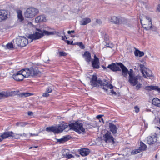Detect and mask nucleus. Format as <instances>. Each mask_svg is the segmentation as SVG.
<instances>
[{
  "mask_svg": "<svg viewBox=\"0 0 160 160\" xmlns=\"http://www.w3.org/2000/svg\"><path fill=\"white\" fill-rule=\"evenodd\" d=\"M68 126L69 129H72L79 134L85 132V130L83 127L82 124L78 122H76L75 123H72L68 125L64 123L61 124L58 128L57 127L58 130V133L62 132L63 130L68 127Z\"/></svg>",
  "mask_w": 160,
  "mask_h": 160,
  "instance_id": "1",
  "label": "nucleus"
},
{
  "mask_svg": "<svg viewBox=\"0 0 160 160\" xmlns=\"http://www.w3.org/2000/svg\"><path fill=\"white\" fill-rule=\"evenodd\" d=\"M91 85L93 87L99 86L100 85L102 87L103 89L106 92H108V90L110 89V92L112 94H116V93L115 92L112 90L113 86L111 84L107 82L105 83H103L102 81L99 80L97 79V78L95 75H93L91 78L90 81Z\"/></svg>",
  "mask_w": 160,
  "mask_h": 160,
  "instance_id": "2",
  "label": "nucleus"
},
{
  "mask_svg": "<svg viewBox=\"0 0 160 160\" xmlns=\"http://www.w3.org/2000/svg\"><path fill=\"white\" fill-rule=\"evenodd\" d=\"M120 67L122 69V75L123 77L127 78L129 74V71L126 68L124 65L121 63H112L111 64L109 65L107 68L110 69L111 70L114 72L119 71H120L121 69Z\"/></svg>",
  "mask_w": 160,
  "mask_h": 160,
  "instance_id": "3",
  "label": "nucleus"
},
{
  "mask_svg": "<svg viewBox=\"0 0 160 160\" xmlns=\"http://www.w3.org/2000/svg\"><path fill=\"white\" fill-rule=\"evenodd\" d=\"M38 32H35L33 34L29 35L28 38L33 40L39 39L42 37L44 35H53L54 33L53 32H48L45 30H41L39 29H37Z\"/></svg>",
  "mask_w": 160,
  "mask_h": 160,
  "instance_id": "4",
  "label": "nucleus"
},
{
  "mask_svg": "<svg viewBox=\"0 0 160 160\" xmlns=\"http://www.w3.org/2000/svg\"><path fill=\"white\" fill-rule=\"evenodd\" d=\"M25 70L27 74L26 76L27 77L29 76H39L41 74V72L38 70V67L35 66H33Z\"/></svg>",
  "mask_w": 160,
  "mask_h": 160,
  "instance_id": "5",
  "label": "nucleus"
},
{
  "mask_svg": "<svg viewBox=\"0 0 160 160\" xmlns=\"http://www.w3.org/2000/svg\"><path fill=\"white\" fill-rule=\"evenodd\" d=\"M140 78V76H136L133 73V70L130 69L129 72L128 82L131 85L135 86L138 84V80Z\"/></svg>",
  "mask_w": 160,
  "mask_h": 160,
  "instance_id": "6",
  "label": "nucleus"
},
{
  "mask_svg": "<svg viewBox=\"0 0 160 160\" xmlns=\"http://www.w3.org/2000/svg\"><path fill=\"white\" fill-rule=\"evenodd\" d=\"M38 10L32 7L28 8L24 13L25 17L26 18H32L38 13Z\"/></svg>",
  "mask_w": 160,
  "mask_h": 160,
  "instance_id": "7",
  "label": "nucleus"
},
{
  "mask_svg": "<svg viewBox=\"0 0 160 160\" xmlns=\"http://www.w3.org/2000/svg\"><path fill=\"white\" fill-rule=\"evenodd\" d=\"M141 23L143 28L146 30H150L152 27L151 19L148 16H145L143 20L140 18Z\"/></svg>",
  "mask_w": 160,
  "mask_h": 160,
  "instance_id": "8",
  "label": "nucleus"
},
{
  "mask_svg": "<svg viewBox=\"0 0 160 160\" xmlns=\"http://www.w3.org/2000/svg\"><path fill=\"white\" fill-rule=\"evenodd\" d=\"M27 74L25 69H22L19 71L12 75L13 78L17 81H21L24 78L27 77L26 76Z\"/></svg>",
  "mask_w": 160,
  "mask_h": 160,
  "instance_id": "9",
  "label": "nucleus"
},
{
  "mask_svg": "<svg viewBox=\"0 0 160 160\" xmlns=\"http://www.w3.org/2000/svg\"><path fill=\"white\" fill-rule=\"evenodd\" d=\"M16 43L18 46L24 47L28 43V40L25 37L19 36L16 39Z\"/></svg>",
  "mask_w": 160,
  "mask_h": 160,
  "instance_id": "10",
  "label": "nucleus"
},
{
  "mask_svg": "<svg viewBox=\"0 0 160 160\" xmlns=\"http://www.w3.org/2000/svg\"><path fill=\"white\" fill-rule=\"evenodd\" d=\"M157 141V137L156 134L152 136H149L146 138L144 140L145 142L149 145L154 144Z\"/></svg>",
  "mask_w": 160,
  "mask_h": 160,
  "instance_id": "11",
  "label": "nucleus"
},
{
  "mask_svg": "<svg viewBox=\"0 0 160 160\" xmlns=\"http://www.w3.org/2000/svg\"><path fill=\"white\" fill-rule=\"evenodd\" d=\"M105 138V141L107 142H112L113 144L114 143V138L112 136L111 133L108 131L104 136Z\"/></svg>",
  "mask_w": 160,
  "mask_h": 160,
  "instance_id": "12",
  "label": "nucleus"
},
{
  "mask_svg": "<svg viewBox=\"0 0 160 160\" xmlns=\"http://www.w3.org/2000/svg\"><path fill=\"white\" fill-rule=\"evenodd\" d=\"M8 12L4 10H0V22L5 20L8 18Z\"/></svg>",
  "mask_w": 160,
  "mask_h": 160,
  "instance_id": "13",
  "label": "nucleus"
},
{
  "mask_svg": "<svg viewBox=\"0 0 160 160\" xmlns=\"http://www.w3.org/2000/svg\"><path fill=\"white\" fill-rule=\"evenodd\" d=\"M92 66L94 68L98 69L99 68V59L95 55L93 60L92 61Z\"/></svg>",
  "mask_w": 160,
  "mask_h": 160,
  "instance_id": "14",
  "label": "nucleus"
},
{
  "mask_svg": "<svg viewBox=\"0 0 160 160\" xmlns=\"http://www.w3.org/2000/svg\"><path fill=\"white\" fill-rule=\"evenodd\" d=\"M16 92L12 91L11 92H2L0 93V99L2 98L3 97H5L8 96H12L15 94Z\"/></svg>",
  "mask_w": 160,
  "mask_h": 160,
  "instance_id": "15",
  "label": "nucleus"
},
{
  "mask_svg": "<svg viewBox=\"0 0 160 160\" xmlns=\"http://www.w3.org/2000/svg\"><path fill=\"white\" fill-rule=\"evenodd\" d=\"M109 21L113 23L119 24L121 23L120 19L115 16H112L108 18Z\"/></svg>",
  "mask_w": 160,
  "mask_h": 160,
  "instance_id": "16",
  "label": "nucleus"
},
{
  "mask_svg": "<svg viewBox=\"0 0 160 160\" xmlns=\"http://www.w3.org/2000/svg\"><path fill=\"white\" fill-rule=\"evenodd\" d=\"M144 89L145 90L148 91H151L152 90H154L157 91L160 93V88H158L157 86H153L152 85L147 86L145 87Z\"/></svg>",
  "mask_w": 160,
  "mask_h": 160,
  "instance_id": "17",
  "label": "nucleus"
},
{
  "mask_svg": "<svg viewBox=\"0 0 160 160\" xmlns=\"http://www.w3.org/2000/svg\"><path fill=\"white\" fill-rule=\"evenodd\" d=\"M13 134V132H4L2 134L0 135V137L2 138H0L2 140L3 139L8 138L9 137H11Z\"/></svg>",
  "mask_w": 160,
  "mask_h": 160,
  "instance_id": "18",
  "label": "nucleus"
},
{
  "mask_svg": "<svg viewBox=\"0 0 160 160\" xmlns=\"http://www.w3.org/2000/svg\"><path fill=\"white\" fill-rule=\"evenodd\" d=\"M46 21V18L44 15H40L36 18L35 22L37 23L45 22Z\"/></svg>",
  "mask_w": 160,
  "mask_h": 160,
  "instance_id": "19",
  "label": "nucleus"
},
{
  "mask_svg": "<svg viewBox=\"0 0 160 160\" xmlns=\"http://www.w3.org/2000/svg\"><path fill=\"white\" fill-rule=\"evenodd\" d=\"M109 127L110 128V131L112 132L114 135L116 134L117 128L115 125L113 124L110 123L109 124Z\"/></svg>",
  "mask_w": 160,
  "mask_h": 160,
  "instance_id": "20",
  "label": "nucleus"
},
{
  "mask_svg": "<svg viewBox=\"0 0 160 160\" xmlns=\"http://www.w3.org/2000/svg\"><path fill=\"white\" fill-rule=\"evenodd\" d=\"M68 149L63 150L62 151V155L63 156V157H65L68 159L73 158L74 156L71 154H70L68 153Z\"/></svg>",
  "mask_w": 160,
  "mask_h": 160,
  "instance_id": "21",
  "label": "nucleus"
},
{
  "mask_svg": "<svg viewBox=\"0 0 160 160\" xmlns=\"http://www.w3.org/2000/svg\"><path fill=\"white\" fill-rule=\"evenodd\" d=\"M80 153L82 156H86L89 154V150L87 148H82L80 150Z\"/></svg>",
  "mask_w": 160,
  "mask_h": 160,
  "instance_id": "22",
  "label": "nucleus"
},
{
  "mask_svg": "<svg viewBox=\"0 0 160 160\" xmlns=\"http://www.w3.org/2000/svg\"><path fill=\"white\" fill-rule=\"evenodd\" d=\"M83 56L85 57L86 61L88 62L91 61V56L90 53L88 51L85 52L83 55Z\"/></svg>",
  "mask_w": 160,
  "mask_h": 160,
  "instance_id": "23",
  "label": "nucleus"
},
{
  "mask_svg": "<svg viewBox=\"0 0 160 160\" xmlns=\"http://www.w3.org/2000/svg\"><path fill=\"white\" fill-rule=\"evenodd\" d=\"M46 130L48 132H52L55 133H58L57 127H49L46 128Z\"/></svg>",
  "mask_w": 160,
  "mask_h": 160,
  "instance_id": "24",
  "label": "nucleus"
},
{
  "mask_svg": "<svg viewBox=\"0 0 160 160\" xmlns=\"http://www.w3.org/2000/svg\"><path fill=\"white\" fill-rule=\"evenodd\" d=\"M152 103L157 107H160V99L157 98H154L152 100Z\"/></svg>",
  "mask_w": 160,
  "mask_h": 160,
  "instance_id": "25",
  "label": "nucleus"
},
{
  "mask_svg": "<svg viewBox=\"0 0 160 160\" xmlns=\"http://www.w3.org/2000/svg\"><path fill=\"white\" fill-rule=\"evenodd\" d=\"M91 21L90 18H85L82 19V20L80 22V23L81 25H85Z\"/></svg>",
  "mask_w": 160,
  "mask_h": 160,
  "instance_id": "26",
  "label": "nucleus"
},
{
  "mask_svg": "<svg viewBox=\"0 0 160 160\" xmlns=\"http://www.w3.org/2000/svg\"><path fill=\"white\" fill-rule=\"evenodd\" d=\"M147 147L146 145L143 143L142 142L140 141V146L138 148L141 152L145 150L146 149Z\"/></svg>",
  "mask_w": 160,
  "mask_h": 160,
  "instance_id": "27",
  "label": "nucleus"
},
{
  "mask_svg": "<svg viewBox=\"0 0 160 160\" xmlns=\"http://www.w3.org/2000/svg\"><path fill=\"white\" fill-rule=\"evenodd\" d=\"M144 73L146 77H144L146 78H148V77H150L152 76V73L151 70L149 69H146L144 71Z\"/></svg>",
  "mask_w": 160,
  "mask_h": 160,
  "instance_id": "28",
  "label": "nucleus"
},
{
  "mask_svg": "<svg viewBox=\"0 0 160 160\" xmlns=\"http://www.w3.org/2000/svg\"><path fill=\"white\" fill-rule=\"evenodd\" d=\"M134 54L136 56L142 57L144 55V53L142 51H141L138 50H136L135 51Z\"/></svg>",
  "mask_w": 160,
  "mask_h": 160,
  "instance_id": "29",
  "label": "nucleus"
},
{
  "mask_svg": "<svg viewBox=\"0 0 160 160\" xmlns=\"http://www.w3.org/2000/svg\"><path fill=\"white\" fill-rule=\"evenodd\" d=\"M69 136H65L61 139H57V142L60 143H63L64 142L66 141L69 139Z\"/></svg>",
  "mask_w": 160,
  "mask_h": 160,
  "instance_id": "30",
  "label": "nucleus"
},
{
  "mask_svg": "<svg viewBox=\"0 0 160 160\" xmlns=\"http://www.w3.org/2000/svg\"><path fill=\"white\" fill-rule=\"evenodd\" d=\"M18 14V17L19 19L21 21H22L23 20V18L22 14V11L20 10H18L17 11Z\"/></svg>",
  "mask_w": 160,
  "mask_h": 160,
  "instance_id": "31",
  "label": "nucleus"
},
{
  "mask_svg": "<svg viewBox=\"0 0 160 160\" xmlns=\"http://www.w3.org/2000/svg\"><path fill=\"white\" fill-rule=\"evenodd\" d=\"M20 97H25L28 96H30L31 95V94L30 93H20L19 94Z\"/></svg>",
  "mask_w": 160,
  "mask_h": 160,
  "instance_id": "32",
  "label": "nucleus"
},
{
  "mask_svg": "<svg viewBox=\"0 0 160 160\" xmlns=\"http://www.w3.org/2000/svg\"><path fill=\"white\" fill-rule=\"evenodd\" d=\"M139 66L140 67V70L141 72L142 73V74L143 75V76L144 77H146V76L145 75V74L144 73V70H143V69L144 68V65L143 64H139Z\"/></svg>",
  "mask_w": 160,
  "mask_h": 160,
  "instance_id": "33",
  "label": "nucleus"
},
{
  "mask_svg": "<svg viewBox=\"0 0 160 160\" xmlns=\"http://www.w3.org/2000/svg\"><path fill=\"white\" fill-rule=\"evenodd\" d=\"M27 123L26 122H18L16 123V126H20L21 127H24L25 125H26Z\"/></svg>",
  "mask_w": 160,
  "mask_h": 160,
  "instance_id": "34",
  "label": "nucleus"
},
{
  "mask_svg": "<svg viewBox=\"0 0 160 160\" xmlns=\"http://www.w3.org/2000/svg\"><path fill=\"white\" fill-rule=\"evenodd\" d=\"M140 152H141V151L139 148H138V149L132 150L131 152V153L132 154H136Z\"/></svg>",
  "mask_w": 160,
  "mask_h": 160,
  "instance_id": "35",
  "label": "nucleus"
},
{
  "mask_svg": "<svg viewBox=\"0 0 160 160\" xmlns=\"http://www.w3.org/2000/svg\"><path fill=\"white\" fill-rule=\"evenodd\" d=\"M7 49H12L13 48V45L12 43H8L6 45Z\"/></svg>",
  "mask_w": 160,
  "mask_h": 160,
  "instance_id": "36",
  "label": "nucleus"
},
{
  "mask_svg": "<svg viewBox=\"0 0 160 160\" xmlns=\"http://www.w3.org/2000/svg\"><path fill=\"white\" fill-rule=\"evenodd\" d=\"M76 44L79 46L81 48L84 49V46L82 42H77Z\"/></svg>",
  "mask_w": 160,
  "mask_h": 160,
  "instance_id": "37",
  "label": "nucleus"
},
{
  "mask_svg": "<svg viewBox=\"0 0 160 160\" xmlns=\"http://www.w3.org/2000/svg\"><path fill=\"white\" fill-rule=\"evenodd\" d=\"M11 137H13L15 138L16 139H18L19 138V134L14 133L13 132V134L12 135V136Z\"/></svg>",
  "mask_w": 160,
  "mask_h": 160,
  "instance_id": "38",
  "label": "nucleus"
},
{
  "mask_svg": "<svg viewBox=\"0 0 160 160\" xmlns=\"http://www.w3.org/2000/svg\"><path fill=\"white\" fill-rule=\"evenodd\" d=\"M135 112L136 113H138L139 112V108L137 106L134 107Z\"/></svg>",
  "mask_w": 160,
  "mask_h": 160,
  "instance_id": "39",
  "label": "nucleus"
},
{
  "mask_svg": "<svg viewBox=\"0 0 160 160\" xmlns=\"http://www.w3.org/2000/svg\"><path fill=\"white\" fill-rule=\"evenodd\" d=\"M59 53L60 56H66V55H67L66 53L65 52H60Z\"/></svg>",
  "mask_w": 160,
  "mask_h": 160,
  "instance_id": "40",
  "label": "nucleus"
},
{
  "mask_svg": "<svg viewBox=\"0 0 160 160\" xmlns=\"http://www.w3.org/2000/svg\"><path fill=\"white\" fill-rule=\"evenodd\" d=\"M150 29H151L153 31H156L157 30V28L156 27L152 26L151 28Z\"/></svg>",
  "mask_w": 160,
  "mask_h": 160,
  "instance_id": "41",
  "label": "nucleus"
},
{
  "mask_svg": "<svg viewBox=\"0 0 160 160\" xmlns=\"http://www.w3.org/2000/svg\"><path fill=\"white\" fill-rule=\"evenodd\" d=\"M137 85H136V89L137 90H138L141 87V84L139 83V84L138 83V84H137Z\"/></svg>",
  "mask_w": 160,
  "mask_h": 160,
  "instance_id": "42",
  "label": "nucleus"
},
{
  "mask_svg": "<svg viewBox=\"0 0 160 160\" xmlns=\"http://www.w3.org/2000/svg\"><path fill=\"white\" fill-rule=\"evenodd\" d=\"M46 91L47 92L49 93L52 92V89L50 87H48L47 88Z\"/></svg>",
  "mask_w": 160,
  "mask_h": 160,
  "instance_id": "43",
  "label": "nucleus"
},
{
  "mask_svg": "<svg viewBox=\"0 0 160 160\" xmlns=\"http://www.w3.org/2000/svg\"><path fill=\"white\" fill-rule=\"evenodd\" d=\"M96 22L97 24H98L99 25H100L102 23V22L101 20L99 19H97L96 21Z\"/></svg>",
  "mask_w": 160,
  "mask_h": 160,
  "instance_id": "44",
  "label": "nucleus"
},
{
  "mask_svg": "<svg viewBox=\"0 0 160 160\" xmlns=\"http://www.w3.org/2000/svg\"><path fill=\"white\" fill-rule=\"evenodd\" d=\"M49 96V93L47 92L46 91L42 95V96L43 97H48Z\"/></svg>",
  "mask_w": 160,
  "mask_h": 160,
  "instance_id": "45",
  "label": "nucleus"
},
{
  "mask_svg": "<svg viewBox=\"0 0 160 160\" xmlns=\"http://www.w3.org/2000/svg\"><path fill=\"white\" fill-rule=\"evenodd\" d=\"M157 12H160V4H159L157 7Z\"/></svg>",
  "mask_w": 160,
  "mask_h": 160,
  "instance_id": "46",
  "label": "nucleus"
},
{
  "mask_svg": "<svg viewBox=\"0 0 160 160\" xmlns=\"http://www.w3.org/2000/svg\"><path fill=\"white\" fill-rule=\"evenodd\" d=\"M71 33H75V31L74 30H72V31H68V33L69 34H70Z\"/></svg>",
  "mask_w": 160,
  "mask_h": 160,
  "instance_id": "47",
  "label": "nucleus"
},
{
  "mask_svg": "<svg viewBox=\"0 0 160 160\" xmlns=\"http://www.w3.org/2000/svg\"><path fill=\"white\" fill-rule=\"evenodd\" d=\"M66 42L67 43V44H71L72 45V42L71 43H70V42L69 41H68V40H67L66 41Z\"/></svg>",
  "mask_w": 160,
  "mask_h": 160,
  "instance_id": "48",
  "label": "nucleus"
},
{
  "mask_svg": "<svg viewBox=\"0 0 160 160\" xmlns=\"http://www.w3.org/2000/svg\"><path fill=\"white\" fill-rule=\"evenodd\" d=\"M32 114H33V113L32 112L29 111L28 112V115L31 116Z\"/></svg>",
  "mask_w": 160,
  "mask_h": 160,
  "instance_id": "49",
  "label": "nucleus"
},
{
  "mask_svg": "<svg viewBox=\"0 0 160 160\" xmlns=\"http://www.w3.org/2000/svg\"><path fill=\"white\" fill-rule=\"evenodd\" d=\"M102 116V115H98L97 116V118L98 119H100V118H101Z\"/></svg>",
  "mask_w": 160,
  "mask_h": 160,
  "instance_id": "50",
  "label": "nucleus"
},
{
  "mask_svg": "<svg viewBox=\"0 0 160 160\" xmlns=\"http://www.w3.org/2000/svg\"><path fill=\"white\" fill-rule=\"evenodd\" d=\"M62 40H64L65 38H66V39H67V38L65 36H64V37L63 36H62Z\"/></svg>",
  "mask_w": 160,
  "mask_h": 160,
  "instance_id": "51",
  "label": "nucleus"
},
{
  "mask_svg": "<svg viewBox=\"0 0 160 160\" xmlns=\"http://www.w3.org/2000/svg\"><path fill=\"white\" fill-rule=\"evenodd\" d=\"M27 134H25V133H23V134H22V136H24V137H26L27 136Z\"/></svg>",
  "mask_w": 160,
  "mask_h": 160,
  "instance_id": "52",
  "label": "nucleus"
},
{
  "mask_svg": "<svg viewBox=\"0 0 160 160\" xmlns=\"http://www.w3.org/2000/svg\"><path fill=\"white\" fill-rule=\"evenodd\" d=\"M121 159H122V158H119L117 159H115V160H121Z\"/></svg>",
  "mask_w": 160,
  "mask_h": 160,
  "instance_id": "53",
  "label": "nucleus"
},
{
  "mask_svg": "<svg viewBox=\"0 0 160 160\" xmlns=\"http://www.w3.org/2000/svg\"><path fill=\"white\" fill-rule=\"evenodd\" d=\"M34 135H35L34 134H32V133H30V136H34Z\"/></svg>",
  "mask_w": 160,
  "mask_h": 160,
  "instance_id": "54",
  "label": "nucleus"
},
{
  "mask_svg": "<svg viewBox=\"0 0 160 160\" xmlns=\"http://www.w3.org/2000/svg\"><path fill=\"white\" fill-rule=\"evenodd\" d=\"M102 67L104 69H106V68L103 66H102Z\"/></svg>",
  "mask_w": 160,
  "mask_h": 160,
  "instance_id": "55",
  "label": "nucleus"
},
{
  "mask_svg": "<svg viewBox=\"0 0 160 160\" xmlns=\"http://www.w3.org/2000/svg\"><path fill=\"white\" fill-rule=\"evenodd\" d=\"M19 137L20 136H22V134H19Z\"/></svg>",
  "mask_w": 160,
  "mask_h": 160,
  "instance_id": "56",
  "label": "nucleus"
},
{
  "mask_svg": "<svg viewBox=\"0 0 160 160\" xmlns=\"http://www.w3.org/2000/svg\"><path fill=\"white\" fill-rule=\"evenodd\" d=\"M147 111H151V110L149 109H148L147 110Z\"/></svg>",
  "mask_w": 160,
  "mask_h": 160,
  "instance_id": "57",
  "label": "nucleus"
},
{
  "mask_svg": "<svg viewBox=\"0 0 160 160\" xmlns=\"http://www.w3.org/2000/svg\"><path fill=\"white\" fill-rule=\"evenodd\" d=\"M32 148V147H30L29 148V149H31Z\"/></svg>",
  "mask_w": 160,
  "mask_h": 160,
  "instance_id": "58",
  "label": "nucleus"
},
{
  "mask_svg": "<svg viewBox=\"0 0 160 160\" xmlns=\"http://www.w3.org/2000/svg\"><path fill=\"white\" fill-rule=\"evenodd\" d=\"M116 155H117H117H120V154H116Z\"/></svg>",
  "mask_w": 160,
  "mask_h": 160,
  "instance_id": "59",
  "label": "nucleus"
},
{
  "mask_svg": "<svg viewBox=\"0 0 160 160\" xmlns=\"http://www.w3.org/2000/svg\"><path fill=\"white\" fill-rule=\"evenodd\" d=\"M38 147V146H37L35 147V148H37Z\"/></svg>",
  "mask_w": 160,
  "mask_h": 160,
  "instance_id": "60",
  "label": "nucleus"
},
{
  "mask_svg": "<svg viewBox=\"0 0 160 160\" xmlns=\"http://www.w3.org/2000/svg\"><path fill=\"white\" fill-rule=\"evenodd\" d=\"M107 93H108H108H109V92H108H108H107Z\"/></svg>",
  "mask_w": 160,
  "mask_h": 160,
  "instance_id": "61",
  "label": "nucleus"
},
{
  "mask_svg": "<svg viewBox=\"0 0 160 160\" xmlns=\"http://www.w3.org/2000/svg\"><path fill=\"white\" fill-rule=\"evenodd\" d=\"M155 157H156H156H157V155H156Z\"/></svg>",
  "mask_w": 160,
  "mask_h": 160,
  "instance_id": "62",
  "label": "nucleus"
},
{
  "mask_svg": "<svg viewBox=\"0 0 160 160\" xmlns=\"http://www.w3.org/2000/svg\"><path fill=\"white\" fill-rule=\"evenodd\" d=\"M159 128V129L160 130V128Z\"/></svg>",
  "mask_w": 160,
  "mask_h": 160,
  "instance_id": "63",
  "label": "nucleus"
},
{
  "mask_svg": "<svg viewBox=\"0 0 160 160\" xmlns=\"http://www.w3.org/2000/svg\"><path fill=\"white\" fill-rule=\"evenodd\" d=\"M107 47H109V46H107Z\"/></svg>",
  "mask_w": 160,
  "mask_h": 160,
  "instance_id": "64",
  "label": "nucleus"
}]
</instances>
